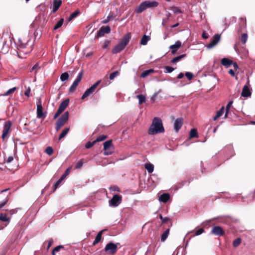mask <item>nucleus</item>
Masks as SVG:
<instances>
[{
    "label": "nucleus",
    "mask_w": 255,
    "mask_h": 255,
    "mask_svg": "<svg viewBox=\"0 0 255 255\" xmlns=\"http://www.w3.org/2000/svg\"><path fill=\"white\" fill-rule=\"evenodd\" d=\"M164 131V128L161 120L158 117L154 118L148 130V133L150 135H154Z\"/></svg>",
    "instance_id": "1"
},
{
    "label": "nucleus",
    "mask_w": 255,
    "mask_h": 255,
    "mask_svg": "<svg viewBox=\"0 0 255 255\" xmlns=\"http://www.w3.org/2000/svg\"><path fill=\"white\" fill-rule=\"evenodd\" d=\"M130 38V33H127L125 35L121 41L112 49V53L117 54L122 51L129 42Z\"/></svg>",
    "instance_id": "2"
},
{
    "label": "nucleus",
    "mask_w": 255,
    "mask_h": 255,
    "mask_svg": "<svg viewBox=\"0 0 255 255\" xmlns=\"http://www.w3.org/2000/svg\"><path fill=\"white\" fill-rule=\"evenodd\" d=\"M69 118V113L68 112H65L60 118L58 119L56 122L55 125V129L58 131L60 128L67 123Z\"/></svg>",
    "instance_id": "3"
},
{
    "label": "nucleus",
    "mask_w": 255,
    "mask_h": 255,
    "mask_svg": "<svg viewBox=\"0 0 255 255\" xmlns=\"http://www.w3.org/2000/svg\"><path fill=\"white\" fill-rule=\"evenodd\" d=\"M101 80H98L95 84H94L91 87L88 89L82 96L81 99H84L88 96H90L91 94H93L95 92V89L97 87V86L101 83Z\"/></svg>",
    "instance_id": "4"
},
{
    "label": "nucleus",
    "mask_w": 255,
    "mask_h": 255,
    "mask_svg": "<svg viewBox=\"0 0 255 255\" xmlns=\"http://www.w3.org/2000/svg\"><path fill=\"white\" fill-rule=\"evenodd\" d=\"M11 126V123L10 121L6 122L3 124L2 133L1 135L2 140H4L7 137V135L9 132Z\"/></svg>",
    "instance_id": "5"
},
{
    "label": "nucleus",
    "mask_w": 255,
    "mask_h": 255,
    "mask_svg": "<svg viewBox=\"0 0 255 255\" xmlns=\"http://www.w3.org/2000/svg\"><path fill=\"white\" fill-rule=\"evenodd\" d=\"M83 76V71L80 72L77 78L75 79L70 87L69 88V91L70 92L72 93L74 92L77 87L78 86L79 83L81 81L82 78Z\"/></svg>",
    "instance_id": "6"
},
{
    "label": "nucleus",
    "mask_w": 255,
    "mask_h": 255,
    "mask_svg": "<svg viewBox=\"0 0 255 255\" xmlns=\"http://www.w3.org/2000/svg\"><path fill=\"white\" fill-rule=\"evenodd\" d=\"M118 247L117 245L113 243H109L106 246L105 248V251L108 254L111 255L115 254L117 251Z\"/></svg>",
    "instance_id": "7"
},
{
    "label": "nucleus",
    "mask_w": 255,
    "mask_h": 255,
    "mask_svg": "<svg viewBox=\"0 0 255 255\" xmlns=\"http://www.w3.org/2000/svg\"><path fill=\"white\" fill-rule=\"evenodd\" d=\"M252 94V89L250 87L249 80L247 81V85H245L242 89L241 95L243 97H249Z\"/></svg>",
    "instance_id": "8"
},
{
    "label": "nucleus",
    "mask_w": 255,
    "mask_h": 255,
    "mask_svg": "<svg viewBox=\"0 0 255 255\" xmlns=\"http://www.w3.org/2000/svg\"><path fill=\"white\" fill-rule=\"evenodd\" d=\"M122 202V196L119 195H114L109 202V205L112 207H117Z\"/></svg>",
    "instance_id": "9"
},
{
    "label": "nucleus",
    "mask_w": 255,
    "mask_h": 255,
    "mask_svg": "<svg viewBox=\"0 0 255 255\" xmlns=\"http://www.w3.org/2000/svg\"><path fill=\"white\" fill-rule=\"evenodd\" d=\"M221 38L220 34H216L214 35L211 39L210 42L207 44V48L211 49L215 46L220 41Z\"/></svg>",
    "instance_id": "10"
},
{
    "label": "nucleus",
    "mask_w": 255,
    "mask_h": 255,
    "mask_svg": "<svg viewBox=\"0 0 255 255\" xmlns=\"http://www.w3.org/2000/svg\"><path fill=\"white\" fill-rule=\"evenodd\" d=\"M36 111L37 118H44L46 117V115H44L43 112V108L42 106L41 102L40 101H39L38 103L37 104Z\"/></svg>",
    "instance_id": "11"
},
{
    "label": "nucleus",
    "mask_w": 255,
    "mask_h": 255,
    "mask_svg": "<svg viewBox=\"0 0 255 255\" xmlns=\"http://www.w3.org/2000/svg\"><path fill=\"white\" fill-rule=\"evenodd\" d=\"M212 233L216 236H222L225 234L223 229L220 226H215L212 228Z\"/></svg>",
    "instance_id": "12"
},
{
    "label": "nucleus",
    "mask_w": 255,
    "mask_h": 255,
    "mask_svg": "<svg viewBox=\"0 0 255 255\" xmlns=\"http://www.w3.org/2000/svg\"><path fill=\"white\" fill-rule=\"evenodd\" d=\"M111 30L110 27L108 26L101 27L98 31L97 35L98 36H102L105 33H110Z\"/></svg>",
    "instance_id": "13"
},
{
    "label": "nucleus",
    "mask_w": 255,
    "mask_h": 255,
    "mask_svg": "<svg viewBox=\"0 0 255 255\" xmlns=\"http://www.w3.org/2000/svg\"><path fill=\"white\" fill-rule=\"evenodd\" d=\"M183 125V120L181 118L177 119L174 124V128L176 132L178 131Z\"/></svg>",
    "instance_id": "14"
},
{
    "label": "nucleus",
    "mask_w": 255,
    "mask_h": 255,
    "mask_svg": "<svg viewBox=\"0 0 255 255\" xmlns=\"http://www.w3.org/2000/svg\"><path fill=\"white\" fill-rule=\"evenodd\" d=\"M69 168H68L66 171H65V173L61 176L60 178L56 181V182L53 185L54 190H55L57 187H58L60 183L61 182V181L65 178V177L69 174Z\"/></svg>",
    "instance_id": "15"
},
{
    "label": "nucleus",
    "mask_w": 255,
    "mask_h": 255,
    "mask_svg": "<svg viewBox=\"0 0 255 255\" xmlns=\"http://www.w3.org/2000/svg\"><path fill=\"white\" fill-rule=\"evenodd\" d=\"M69 103V100L67 99L63 101L62 102V103L60 104L58 110L60 111L61 113H62L65 109L67 108V107L68 106Z\"/></svg>",
    "instance_id": "16"
},
{
    "label": "nucleus",
    "mask_w": 255,
    "mask_h": 255,
    "mask_svg": "<svg viewBox=\"0 0 255 255\" xmlns=\"http://www.w3.org/2000/svg\"><path fill=\"white\" fill-rule=\"evenodd\" d=\"M144 1L147 8L156 7L158 5V3L156 1L146 0Z\"/></svg>",
    "instance_id": "17"
},
{
    "label": "nucleus",
    "mask_w": 255,
    "mask_h": 255,
    "mask_svg": "<svg viewBox=\"0 0 255 255\" xmlns=\"http://www.w3.org/2000/svg\"><path fill=\"white\" fill-rule=\"evenodd\" d=\"M62 3L61 0H54L53 2L52 12H55L59 8Z\"/></svg>",
    "instance_id": "18"
},
{
    "label": "nucleus",
    "mask_w": 255,
    "mask_h": 255,
    "mask_svg": "<svg viewBox=\"0 0 255 255\" xmlns=\"http://www.w3.org/2000/svg\"><path fill=\"white\" fill-rule=\"evenodd\" d=\"M147 9L145 1L142 2L137 7L136 12L138 13H141L144 10Z\"/></svg>",
    "instance_id": "19"
},
{
    "label": "nucleus",
    "mask_w": 255,
    "mask_h": 255,
    "mask_svg": "<svg viewBox=\"0 0 255 255\" xmlns=\"http://www.w3.org/2000/svg\"><path fill=\"white\" fill-rule=\"evenodd\" d=\"M170 198L169 195L168 193H164L162 194L159 198L160 201L163 203H166L168 201Z\"/></svg>",
    "instance_id": "20"
},
{
    "label": "nucleus",
    "mask_w": 255,
    "mask_h": 255,
    "mask_svg": "<svg viewBox=\"0 0 255 255\" xmlns=\"http://www.w3.org/2000/svg\"><path fill=\"white\" fill-rule=\"evenodd\" d=\"M103 231H104L103 230H102L98 233V234L97 235V236L95 238V240L94 241V242L93 243V245H95L100 242V241H101V238H102V236Z\"/></svg>",
    "instance_id": "21"
},
{
    "label": "nucleus",
    "mask_w": 255,
    "mask_h": 255,
    "mask_svg": "<svg viewBox=\"0 0 255 255\" xmlns=\"http://www.w3.org/2000/svg\"><path fill=\"white\" fill-rule=\"evenodd\" d=\"M221 63L223 66L228 67L229 66L232 65V61L227 58H223L221 60Z\"/></svg>",
    "instance_id": "22"
},
{
    "label": "nucleus",
    "mask_w": 255,
    "mask_h": 255,
    "mask_svg": "<svg viewBox=\"0 0 255 255\" xmlns=\"http://www.w3.org/2000/svg\"><path fill=\"white\" fill-rule=\"evenodd\" d=\"M144 168L147 170L148 173H151L154 170V165L151 163H146L144 164Z\"/></svg>",
    "instance_id": "23"
},
{
    "label": "nucleus",
    "mask_w": 255,
    "mask_h": 255,
    "mask_svg": "<svg viewBox=\"0 0 255 255\" xmlns=\"http://www.w3.org/2000/svg\"><path fill=\"white\" fill-rule=\"evenodd\" d=\"M150 39V37L149 36H147L144 35L141 38L140 40V44L143 45H145L147 44L148 41Z\"/></svg>",
    "instance_id": "24"
},
{
    "label": "nucleus",
    "mask_w": 255,
    "mask_h": 255,
    "mask_svg": "<svg viewBox=\"0 0 255 255\" xmlns=\"http://www.w3.org/2000/svg\"><path fill=\"white\" fill-rule=\"evenodd\" d=\"M169 229H167L162 234L161 237V241L162 242H164L167 238V237L169 235Z\"/></svg>",
    "instance_id": "25"
},
{
    "label": "nucleus",
    "mask_w": 255,
    "mask_h": 255,
    "mask_svg": "<svg viewBox=\"0 0 255 255\" xmlns=\"http://www.w3.org/2000/svg\"><path fill=\"white\" fill-rule=\"evenodd\" d=\"M69 131V128H66L63 129L61 133L59 135L58 139L60 140L64 137H65Z\"/></svg>",
    "instance_id": "26"
},
{
    "label": "nucleus",
    "mask_w": 255,
    "mask_h": 255,
    "mask_svg": "<svg viewBox=\"0 0 255 255\" xmlns=\"http://www.w3.org/2000/svg\"><path fill=\"white\" fill-rule=\"evenodd\" d=\"M185 56H186L185 54H182V55H179L178 56L174 57V58H173L172 59L171 62L173 64H176V63L179 62L182 58H183L184 57H185Z\"/></svg>",
    "instance_id": "27"
},
{
    "label": "nucleus",
    "mask_w": 255,
    "mask_h": 255,
    "mask_svg": "<svg viewBox=\"0 0 255 255\" xmlns=\"http://www.w3.org/2000/svg\"><path fill=\"white\" fill-rule=\"evenodd\" d=\"M224 107H222L220 109V110L217 111V112L216 113V115L214 118V121L217 120L220 117H221L223 115V114L224 113Z\"/></svg>",
    "instance_id": "28"
},
{
    "label": "nucleus",
    "mask_w": 255,
    "mask_h": 255,
    "mask_svg": "<svg viewBox=\"0 0 255 255\" xmlns=\"http://www.w3.org/2000/svg\"><path fill=\"white\" fill-rule=\"evenodd\" d=\"M181 45V43L179 41H176L175 44L171 45L170 46L169 48L170 49H175V50H176L177 49H178Z\"/></svg>",
    "instance_id": "29"
},
{
    "label": "nucleus",
    "mask_w": 255,
    "mask_h": 255,
    "mask_svg": "<svg viewBox=\"0 0 255 255\" xmlns=\"http://www.w3.org/2000/svg\"><path fill=\"white\" fill-rule=\"evenodd\" d=\"M0 220L8 223L10 221V218L7 217L5 214L1 213L0 215Z\"/></svg>",
    "instance_id": "30"
},
{
    "label": "nucleus",
    "mask_w": 255,
    "mask_h": 255,
    "mask_svg": "<svg viewBox=\"0 0 255 255\" xmlns=\"http://www.w3.org/2000/svg\"><path fill=\"white\" fill-rule=\"evenodd\" d=\"M79 11L77 10L72 13L70 16L67 18V21H70L74 18L76 17L79 14Z\"/></svg>",
    "instance_id": "31"
},
{
    "label": "nucleus",
    "mask_w": 255,
    "mask_h": 255,
    "mask_svg": "<svg viewBox=\"0 0 255 255\" xmlns=\"http://www.w3.org/2000/svg\"><path fill=\"white\" fill-rule=\"evenodd\" d=\"M69 75L67 72L63 73L61 75L60 79L62 81H65L68 79Z\"/></svg>",
    "instance_id": "32"
},
{
    "label": "nucleus",
    "mask_w": 255,
    "mask_h": 255,
    "mask_svg": "<svg viewBox=\"0 0 255 255\" xmlns=\"http://www.w3.org/2000/svg\"><path fill=\"white\" fill-rule=\"evenodd\" d=\"M136 98L138 99L139 105L145 102V96L143 95H138L136 96Z\"/></svg>",
    "instance_id": "33"
},
{
    "label": "nucleus",
    "mask_w": 255,
    "mask_h": 255,
    "mask_svg": "<svg viewBox=\"0 0 255 255\" xmlns=\"http://www.w3.org/2000/svg\"><path fill=\"white\" fill-rule=\"evenodd\" d=\"M112 146V140H109L104 143V149H109Z\"/></svg>",
    "instance_id": "34"
},
{
    "label": "nucleus",
    "mask_w": 255,
    "mask_h": 255,
    "mask_svg": "<svg viewBox=\"0 0 255 255\" xmlns=\"http://www.w3.org/2000/svg\"><path fill=\"white\" fill-rule=\"evenodd\" d=\"M198 137V133L197 130L195 128H192L191 129L190 132V137Z\"/></svg>",
    "instance_id": "35"
},
{
    "label": "nucleus",
    "mask_w": 255,
    "mask_h": 255,
    "mask_svg": "<svg viewBox=\"0 0 255 255\" xmlns=\"http://www.w3.org/2000/svg\"><path fill=\"white\" fill-rule=\"evenodd\" d=\"M64 22L63 18H61L55 25L54 27V29L56 30L58 28H60L63 24Z\"/></svg>",
    "instance_id": "36"
},
{
    "label": "nucleus",
    "mask_w": 255,
    "mask_h": 255,
    "mask_svg": "<svg viewBox=\"0 0 255 255\" xmlns=\"http://www.w3.org/2000/svg\"><path fill=\"white\" fill-rule=\"evenodd\" d=\"M16 90V87H13V88L9 89L8 90H7L4 94H3V95H1L0 96H7L14 93Z\"/></svg>",
    "instance_id": "37"
},
{
    "label": "nucleus",
    "mask_w": 255,
    "mask_h": 255,
    "mask_svg": "<svg viewBox=\"0 0 255 255\" xmlns=\"http://www.w3.org/2000/svg\"><path fill=\"white\" fill-rule=\"evenodd\" d=\"M241 243V239L240 238L236 239L233 241V245L234 247H238Z\"/></svg>",
    "instance_id": "38"
},
{
    "label": "nucleus",
    "mask_w": 255,
    "mask_h": 255,
    "mask_svg": "<svg viewBox=\"0 0 255 255\" xmlns=\"http://www.w3.org/2000/svg\"><path fill=\"white\" fill-rule=\"evenodd\" d=\"M164 72L166 73H170L173 71L175 68L169 66H165L164 67Z\"/></svg>",
    "instance_id": "39"
},
{
    "label": "nucleus",
    "mask_w": 255,
    "mask_h": 255,
    "mask_svg": "<svg viewBox=\"0 0 255 255\" xmlns=\"http://www.w3.org/2000/svg\"><path fill=\"white\" fill-rule=\"evenodd\" d=\"M120 74L118 71L114 72L110 75L109 78L111 80H113L116 76L119 75Z\"/></svg>",
    "instance_id": "40"
},
{
    "label": "nucleus",
    "mask_w": 255,
    "mask_h": 255,
    "mask_svg": "<svg viewBox=\"0 0 255 255\" xmlns=\"http://www.w3.org/2000/svg\"><path fill=\"white\" fill-rule=\"evenodd\" d=\"M63 248V247L61 245L55 247L52 251V255H55V253L58 252L60 251V250Z\"/></svg>",
    "instance_id": "41"
},
{
    "label": "nucleus",
    "mask_w": 255,
    "mask_h": 255,
    "mask_svg": "<svg viewBox=\"0 0 255 255\" xmlns=\"http://www.w3.org/2000/svg\"><path fill=\"white\" fill-rule=\"evenodd\" d=\"M96 142V140H95L93 142H88L85 144V147L86 148H90L93 147Z\"/></svg>",
    "instance_id": "42"
},
{
    "label": "nucleus",
    "mask_w": 255,
    "mask_h": 255,
    "mask_svg": "<svg viewBox=\"0 0 255 255\" xmlns=\"http://www.w3.org/2000/svg\"><path fill=\"white\" fill-rule=\"evenodd\" d=\"M247 38H248V35L247 34L243 33L242 35L241 40L243 44H245L246 42V41L247 40Z\"/></svg>",
    "instance_id": "43"
},
{
    "label": "nucleus",
    "mask_w": 255,
    "mask_h": 255,
    "mask_svg": "<svg viewBox=\"0 0 255 255\" xmlns=\"http://www.w3.org/2000/svg\"><path fill=\"white\" fill-rule=\"evenodd\" d=\"M53 149L50 146H48L45 149L46 153L49 155H51L53 153Z\"/></svg>",
    "instance_id": "44"
},
{
    "label": "nucleus",
    "mask_w": 255,
    "mask_h": 255,
    "mask_svg": "<svg viewBox=\"0 0 255 255\" xmlns=\"http://www.w3.org/2000/svg\"><path fill=\"white\" fill-rule=\"evenodd\" d=\"M109 189L111 191H118L120 192L121 191L119 189V188L117 186H111L109 188Z\"/></svg>",
    "instance_id": "45"
},
{
    "label": "nucleus",
    "mask_w": 255,
    "mask_h": 255,
    "mask_svg": "<svg viewBox=\"0 0 255 255\" xmlns=\"http://www.w3.org/2000/svg\"><path fill=\"white\" fill-rule=\"evenodd\" d=\"M104 154L105 155H111L113 152V150L111 149V148H109V149H104Z\"/></svg>",
    "instance_id": "46"
},
{
    "label": "nucleus",
    "mask_w": 255,
    "mask_h": 255,
    "mask_svg": "<svg viewBox=\"0 0 255 255\" xmlns=\"http://www.w3.org/2000/svg\"><path fill=\"white\" fill-rule=\"evenodd\" d=\"M185 75L189 80H191L193 77V74L191 72H187Z\"/></svg>",
    "instance_id": "47"
},
{
    "label": "nucleus",
    "mask_w": 255,
    "mask_h": 255,
    "mask_svg": "<svg viewBox=\"0 0 255 255\" xmlns=\"http://www.w3.org/2000/svg\"><path fill=\"white\" fill-rule=\"evenodd\" d=\"M113 17V14H109L107 16V18L103 21V23L104 24L107 23Z\"/></svg>",
    "instance_id": "48"
},
{
    "label": "nucleus",
    "mask_w": 255,
    "mask_h": 255,
    "mask_svg": "<svg viewBox=\"0 0 255 255\" xmlns=\"http://www.w3.org/2000/svg\"><path fill=\"white\" fill-rule=\"evenodd\" d=\"M107 136L106 135H102L99 136L96 140V142H99L103 140H104L107 138Z\"/></svg>",
    "instance_id": "49"
},
{
    "label": "nucleus",
    "mask_w": 255,
    "mask_h": 255,
    "mask_svg": "<svg viewBox=\"0 0 255 255\" xmlns=\"http://www.w3.org/2000/svg\"><path fill=\"white\" fill-rule=\"evenodd\" d=\"M149 74V72H148L147 70H145L143 72H142V73L141 74L140 77L144 78L148 76Z\"/></svg>",
    "instance_id": "50"
},
{
    "label": "nucleus",
    "mask_w": 255,
    "mask_h": 255,
    "mask_svg": "<svg viewBox=\"0 0 255 255\" xmlns=\"http://www.w3.org/2000/svg\"><path fill=\"white\" fill-rule=\"evenodd\" d=\"M204 232V230L202 228H200L197 230L195 232V236H199L202 234Z\"/></svg>",
    "instance_id": "51"
},
{
    "label": "nucleus",
    "mask_w": 255,
    "mask_h": 255,
    "mask_svg": "<svg viewBox=\"0 0 255 255\" xmlns=\"http://www.w3.org/2000/svg\"><path fill=\"white\" fill-rule=\"evenodd\" d=\"M159 218L163 223H166L169 221V218L167 217H163L161 214L159 215Z\"/></svg>",
    "instance_id": "52"
},
{
    "label": "nucleus",
    "mask_w": 255,
    "mask_h": 255,
    "mask_svg": "<svg viewBox=\"0 0 255 255\" xmlns=\"http://www.w3.org/2000/svg\"><path fill=\"white\" fill-rule=\"evenodd\" d=\"M8 199L6 198L3 201L0 202V209L3 207L7 202Z\"/></svg>",
    "instance_id": "53"
},
{
    "label": "nucleus",
    "mask_w": 255,
    "mask_h": 255,
    "mask_svg": "<svg viewBox=\"0 0 255 255\" xmlns=\"http://www.w3.org/2000/svg\"><path fill=\"white\" fill-rule=\"evenodd\" d=\"M83 162L81 161L78 162L76 164L75 168L77 169L81 168L83 166Z\"/></svg>",
    "instance_id": "54"
},
{
    "label": "nucleus",
    "mask_w": 255,
    "mask_h": 255,
    "mask_svg": "<svg viewBox=\"0 0 255 255\" xmlns=\"http://www.w3.org/2000/svg\"><path fill=\"white\" fill-rule=\"evenodd\" d=\"M13 157L12 156H10L7 158V159L6 160L5 162L6 163H10L13 161Z\"/></svg>",
    "instance_id": "55"
},
{
    "label": "nucleus",
    "mask_w": 255,
    "mask_h": 255,
    "mask_svg": "<svg viewBox=\"0 0 255 255\" xmlns=\"http://www.w3.org/2000/svg\"><path fill=\"white\" fill-rule=\"evenodd\" d=\"M233 103V101H230V102L228 103V104H227V106H226V111H227V113H228V111H229V109H230V108L231 107V106L232 105Z\"/></svg>",
    "instance_id": "56"
},
{
    "label": "nucleus",
    "mask_w": 255,
    "mask_h": 255,
    "mask_svg": "<svg viewBox=\"0 0 255 255\" xmlns=\"http://www.w3.org/2000/svg\"><path fill=\"white\" fill-rule=\"evenodd\" d=\"M48 242V246H47V250L50 248V247L53 244V241L52 239H49Z\"/></svg>",
    "instance_id": "57"
},
{
    "label": "nucleus",
    "mask_w": 255,
    "mask_h": 255,
    "mask_svg": "<svg viewBox=\"0 0 255 255\" xmlns=\"http://www.w3.org/2000/svg\"><path fill=\"white\" fill-rule=\"evenodd\" d=\"M61 113H62L58 110L56 112V113L54 114L53 119H57Z\"/></svg>",
    "instance_id": "58"
},
{
    "label": "nucleus",
    "mask_w": 255,
    "mask_h": 255,
    "mask_svg": "<svg viewBox=\"0 0 255 255\" xmlns=\"http://www.w3.org/2000/svg\"><path fill=\"white\" fill-rule=\"evenodd\" d=\"M30 88L29 87L25 92L24 95L27 97H29V95H30Z\"/></svg>",
    "instance_id": "59"
},
{
    "label": "nucleus",
    "mask_w": 255,
    "mask_h": 255,
    "mask_svg": "<svg viewBox=\"0 0 255 255\" xmlns=\"http://www.w3.org/2000/svg\"><path fill=\"white\" fill-rule=\"evenodd\" d=\"M202 37L204 38V39H207L208 38V34L206 33V32H203L202 34Z\"/></svg>",
    "instance_id": "60"
},
{
    "label": "nucleus",
    "mask_w": 255,
    "mask_h": 255,
    "mask_svg": "<svg viewBox=\"0 0 255 255\" xmlns=\"http://www.w3.org/2000/svg\"><path fill=\"white\" fill-rule=\"evenodd\" d=\"M38 68V64H35L32 67V71H34V70H35L36 71L37 70V69Z\"/></svg>",
    "instance_id": "61"
},
{
    "label": "nucleus",
    "mask_w": 255,
    "mask_h": 255,
    "mask_svg": "<svg viewBox=\"0 0 255 255\" xmlns=\"http://www.w3.org/2000/svg\"><path fill=\"white\" fill-rule=\"evenodd\" d=\"M229 73L232 76H235V74L233 70L230 69L229 71Z\"/></svg>",
    "instance_id": "62"
},
{
    "label": "nucleus",
    "mask_w": 255,
    "mask_h": 255,
    "mask_svg": "<svg viewBox=\"0 0 255 255\" xmlns=\"http://www.w3.org/2000/svg\"><path fill=\"white\" fill-rule=\"evenodd\" d=\"M233 66V67L235 69H237L238 68V65L237 64V63H235V62H232V64Z\"/></svg>",
    "instance_id": "63"
},
{
    "label": "nucleus",
    "mask_w": 255,
    "mask_h": 255,
    "mask_svg": "<svg viewBox=\"0 0 255 255\" xmlns=\"http://www.w3.org/2000/svg\"><path fill=\"white\" fill-rule=\"evenodd\" d=\"M183 76H184L183 73H180L177 76V78L178 79H181V78H182L183 77Z\"/></svg>",
    "instance_id": "64"
}]
</instances>
